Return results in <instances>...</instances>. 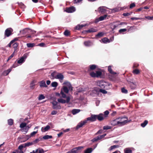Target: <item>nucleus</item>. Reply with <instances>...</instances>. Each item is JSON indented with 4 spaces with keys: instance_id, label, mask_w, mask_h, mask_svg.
Instances as JSON below:
<instances>
[{
    "instance_id": "32",
    "label": "nucleus",
    "mask_w": 153,
    "mask_h": 153,
    "mask_svg": "<svg viewBox=\"0 0 153 153\" xmlns=\"http://www.w3.org/2000/svg\"><path fill=\"white\" fill-rule=\"evenodd\" d=\"M35 82L36 81H33L31 83L30 87L31 89H33L34 88V86L35 85Z\"/></svg>"
},
{
    "instance_id": "42",
    "label": "nucleus",
    "mask_w": 153,
    "mask_h": 153,
    "mask_svg": "<svg viewBox=\"0 0 153 153\" xmlns=\"http://www.w3.org/2000/svg\"><path fill=\"white\" fill-rule=\"evenodd\" d=\"M133 72L134 74H137L139 73L140 71L139 70L136 69L133 70Z\"/></svg>"
},
{
    "instance_id": "28",
    "label": "nucleus",
    "mask_w": 153,
    "mask_h": 153,
    "mask_svg": "<svg viewBox=\"0 0 153 153\" xmlns=\"http://www.w3.org/2000/svg\"><path fill=\"white\" fill-rule=\"evenodd\" d=\"M104 34V33L103 32H99L96 35V37L97 38H100L103 36Z\"/></svg>"
},
{
    "instance_id": "17",
    "label": "nucleus",
    "mask_w": 153,
    "mask_h": 153,
    "mask_svg": "<svg viewBox=\"0 0 153 153\" xmlns=\"http://www.w3.org/2000/svg\"><path fill=\"white\" fill-rule=\"evenodd\" d=\"M100 41L103 43H107L110 42L109 39L106 37L102 39L101 40H100Z\"/></svg>"
},
{
    "instance_id": "19",
    "label": "nucleus",
    "mask_w": 153,
    "mask_h": 153,
    "mask_svg": "<svg viewBox=\"0 0 153 153\" xmlns=\"http://www.w3.org/2000/svg\"><path fill=\"white\" fill-rule=\"evenodd\" d=\"M11 71V68H10L8 70L5 71L3 72L2 74V75L4 76H7Z\"/></svg>"
},
{
    "instance_id": "9",
    "label": "nucleus",
    "mask_w": 153,
    "mask_h": 153,
    "mask_svg": "<svg viewBox=\"0 0 153 153\" xmlns=\"http://www.w3.org/2000/svg\"><path fill=\"white\" fill-rule=\"evenodd\" d=\"M53 105V108L54 109H60L61 107L60 105H58V103L56 101H53L52 102Z\"/></svg>"
},
{
    "instance_id": "54",
    "label": "nucleus",
    "mask_w": 153,
    "mask_h": 153,
    "mask_svg": "<svg viewBox=\"0 0 153 153\" xmlns=\"http://www.w3.org/2000/svg\"><path fill=\"white\" fill-rule=\"evenodd\" d=\"M145 18L146 19L148 20H152L153 19V16H146Z\"/></svg>"
},
{
    "instance_id": "55",
    "label": "nucleus",
    "mask_w": 153,
    "mask_h": 153,
    "mask_svg": "<svg viewBox=\"0 0 153 153\" xmlns=\"http://www.w3.org/2000/svg\"><path fill=\"white\" fill-rule=\"evenodd\" d=\"M82 0H74V4H76L80 2Z\"/></svg>"
},
{
    "instance_id": "62",
    "label": "nucleus",
    "mask_w": 153,
    "mask_h": 153,
    "mask_svg": "<svg viewBox=\"0 0 153 153\" xmlns=\"http://www.w3.org/2000/svg\"><path fill=\"white\" fill-rule=\"evenodd\" d=\"M57 113V111H52L51 113V114L52 115H55Z\"/></svg>"
},
{
    "instance_id": "25",
    "label": "nucleus",
    "mask_w": 153,
    "mask_h": 153,
    "mask_svg": "<svg viewBox=\"0 0 153 153\" xmlns=\"http://www.w3.org/2000/svg\"><path fill=\"white\" fill-rule=\"evenodd\" d=\"M31 126L32 125H30V127L26 126L25 128L22 129V132H25V133H26L27 132L29 128H30L31 127Z\"/></svg>"
},
{
    "instance_id": "53",
    "label": "nucleus",
    "mask_w": 153,
    "mask_h": 153,
    "mask_svg": "<svg viewBox=\"0 0 153 153\" xmlns=\"http://www.w3.org/2000/svg\"><path fill=\"white\" fill-rule=\"evenodd\" d=\"M106 134H105L102 135H100V136H98V137H99V140L103 138L104 137H105L106 136Z\"/></svg>"
},
{
    "instance_id": "29",
    "label": "nucleus",
    "mask_w": 153,
    "mask_h": 153,
    "mask_svg": "<svg viewBox=\"0 0 153 153\" xmlns=\"http://www.w3.org/2000/svg\"><path fill=\"white\" fill-rule=\"evenodd\" d=\"M97 31V29L94 28H90L88 30L87 32L89 33H92L96 32Z\"/></svg>"
},
{
    "instance_id": "3",
    "label": "nucleus",
    "mask_w": 153,
    "mask_h": 153,
    "mask_svg": "<svg viewBox=\"0 0 153 153\" xmlns=\"http://www.w3.org/2000/svg\"><path fill=\"white\" fill-rule=\"evenodd\" d=\"M72 96H68L67 97H66V100H65L64 99H62V98H59L57 99V101L58 102L61 103H62L64 104L66 103H68L70 101L71 98Z\"/></svg>"
},
{
    "instance_id": "8",
    "label": "nucleus",
    "mask_w": 153,
    "mask_h": 153,
    "mask_svg": "<svg viewBox=\"0 0 153 153\" xmlns=\"http://www.w3.org/2000/svg\"><path fill=\"white\" fill-rule=\"evenodd\" d=\"M27 58V55L25 54H24L19 60L17 61V63L19 64H22L25 61V60Z\"/></svg>"
},
{
    "instance_id": "31",
    "label": "nucleus",
    "mask_w": 153,
    "mask_h": 153,
    "mask_svg": "<svg viewBox=\"0 0 153 153\" xmlns=\"http://www.w3.org/2000/svg\"><path fill=\"white\" fill-rule=\"evenodd\" d=\"M148 121L147 120H145L144 122L141 124V126L143 127H144L148 124Z\"/></svg>"
},
{
    "instance_id": "18",
    "label": "nucleus",
    "mask_w": 153,
    "mask_h": 153,
    "mask_svg": "<svg viewBox=\"0 0 153 153\" xmlns=\"http://www.w3.org/2000/svg\"><path fill=\"white\" fill-rule=\"evenodd\" d=\"M50 128V126H47L45 127H42L41 128V131L42 132H45L48 131Z\"/></svg>"
},
{
    "instance_id": "12",
    "label": "nucleus",
    "mask_w": 153,
    "mask_h": 153,
    "mask_svg": "<svg viewBox=\"0 0 153 153\" xmlns=\"http://www.w3.org/2000/svg\"><path fill=\"white\" fill-rule=\"evenodd\" d=\"M87 123V120H84L83 121H81L76 126L77 129L82 127L84 124Z\"/></svg>"
},
{
    "instance_id": "7",
    "label": "nucleus",
    "mask_w": 153,
    "mask_h": 153,
    "mask_svg": "<svg viewBox=\"0 0 153 153\" xmlns=\"http://www.w3.org/2000/svg\"><path fill=\"white\" fill-rule=\"evenodd\" d=\"M13 31V30L11 28H7L5 31V36L7 37H9L12 34Z\"/></svg>"
},
{
    "instance_id": "36",
    "label": "nucleus",
    "mask_w": 153,
    "mask_h": 153,
    "mask_svg": "<svg viewBox=\"0 0 153 153\" xmlns=\"http://www.w3.org/2000/svg\"><path fill=\"white\" fill-rule=\"evenodd\" d=\"M27 125V123H22L20 124V127L21 128H24L26 127Z\"/></svg>"
},
{
    "instance_id": "11",
    "label": "nucleus",
    "mask_w": 153,
    "mask_h": 153,
    "mask_svg": "<svg viewBox=\"0 0 153 153\" xmlns=\"http://www.w3.org/2000/svg\"><path fill=\"white\" fill-rule=\"evenodd\" d=\"M97 119V116L96 115H92L91 117H88L87 118V120H87V122L88 121H94L96 120Z\"/></svg>"
},
{
    "instance_id": "48",
    "label": "nucleus",
    "mask_w": 153,
    "mask_h": 153,
    "mask_svg": "<svg viewBox=\"0 0 153 153\" xmlns=\"http://www.w3.org/2000/svg\"><path fill=\"white\" fill-rule=\"evenodd\" d=\"M132 13V12H131L130 13H124L123 14V15L125 16H128L130 15Z\"/></svg>"
},
{
    "instance_id": "2",
    "label": "nucleus",
    "mask_w": 153,
    "mask_h": 153,
    "mask_svg": "<svg viewBox=\"0 0 153 153\" xmlns=\"http://www.w3.org/2000/svg\"><path fill=\"white\" fill-rule=\"evenodd\" d=\"M128 118L126 117L119 118V121H116L115 125H119L120 126H123L125 125L128 122Z\"/></svg>"
},
{
    "instance_id": "4",
    "label": "nucleus",
    "mask_w": 153,
    "mask_h": 153,
    "mask_svg": "<svg viewBox=\"0 0 153 153\" xmlns=\"http://www.w3.org/2000/svg\"><path fill=\"white\" fill-rule=\"evenodd\" d=\"M101 75L102 72L99 71H97L95 72H92L90 73V75L92 77H98Z\"/></svg>"
},
{
    "instance_id": "57",
    "label": "nucleus",
    "mask_w": 153,
    "mask_h": 153,
    "mask_svg": "<svg viewBox=\"0 0 153 153\" xmlns=\"http://www.w3.org/2000/svg\"><path fill=\"white\" fill-rule=\"evenodd\" d=\"M14 52L10 56L9 58H8V59H7V61L9 60L10 59H11L14 56Z\"/></svg>"
},
{
    "instance_id": "51",
    "label": "nucleus",
    "mask_w": 153,
    "mask_h": 153,
    "mask_svg": "<svg viewBox=\"0 0 153 153\" xmlns=\"http://www.w3.org/2000/svg\"><path fill=\"white\" fill-rule=\"evenodd\" d=\"M100 91L104 94H105L107 93V92L106 91L102 89H100Z\"/></svg>"
},
{
    "instance_id": "49",
    "label": "nucleus",
    "mask_w": 153,
    "mask_h": 153,
    "mask_svg": "<svg viewBox=\"0 0 153 153\" xmlns=\"http://www.w3.org/2000/svg\"><path fill=\"white\" fill-rule=\"evenodd\" d=\"M96 65H90V68L91 69L94 70L96 68Z\"/></svg>"
},
{
    "instance_id": "35",
    "label": "nucleus",
    "mask_w": 153,
    "mask_h": 153,
    "mask_svg": "<svg viewBox=\"0 0 153 153\" xmlns=\"http://www.w3.org/2000/svg\"><path fill=\"white\" fill-rule=\"evenodd\" d=\"M58 85V83L56 82H53L51 83V85L52 87H56Z\"/></svg>"
},
{
    "instance_id": "15",
    "label": "nucleus",
    "mask_w": 153,
    "mask_h": 153,
    "mask_svg": "<svg viewBox=\"0 0 153 153\" xmlns=\"http://www.w3.org/2000/svg\"><path fill=\"white\" fill-rule=\"evenodd\" d=\"M39 86L41 88L47 87L46 85L45 82L44 80L41 81L39 82Z\"/></svg>"
},
{
    "instance_id": "26",
    "label": "nucleus",
    "mask_w": 153,
    "mask_h": 153,
    "mask_svg": "<svg viewBox=\"0 0 153 153\" xmlns=\"http://www.w3.org/2000/svg\"><path fill=\"white\" fill-rule=\"evenodd\" d=\"M80 111V110L79 109H74L72 110V113L74 115L79 112Z\"/></svg>"
},
{
    "instance_id": "30",
    "label": "nucleus",
    "mask_w": 153,
    "mask_h": 153,
    "mask_svg": "<svg viewBox=\"0 0 153 153\" xmlns=\"http://www.w3.org/2000/svg\"><path fill=\"white\" fill-rule=\"evenodd\" d=\"M124 152V153H132V150L128 148L125 149Z\"/></svg>"
},
{
    "instance_id": "16",
    "label": "nucleus",
    "mask_w": 153,
    "mask_h": 153,
    "mask_svg": "<svg viewBox=\"0 0 153 153\" xmlns=\"http://www.w3.org/2000/svg\"><path fill=\"white\" fill-rule=\"evenodd\" d=\"M97 119V118L99 120L101 121L103 120L105 118L104 115L102 114H100L99 115H96Z\"/></svg>"
},
{
    "instance_id": "24",
    "label": "nucleus",
    "mask_w": 153,
    "mask_h": 153,
    "mask_svg": "<svg viewBox=\"0 0 153 153\" xmlns=\"http://www.w3.org/2000/svg\"><path fill=\"white\" fill-rule=\"evenodd\" d=\"M99 12L102 13H104L106 11V9L105 7H100L99 8Z\"/></svg>"
},
{
    "instance_id": "1",
    "label": "nucleus",
    "mask_w": 153,
    "mask_h": 153,
    "mask_svg": "<svg viewBox=\"0 0 153 153\" xmlns=\"http://www.w3.org/2000/svg\"><path fill=\"white\" fill-rule=\"evenodd\" d=\"M63 84L65 85L63 86L62 89L61 90L60 94L62 95L61 97L63 98H65L66 96L64 93L68 94L69 91H72L73 87L71 83L69 82H64Z\"/></svg>"
},
{
    "instance_id": "44",
    "label": "nucleus",
    "mask_w": 153,
    "mask_h": 153,
    "mask_svg": "<svg viewBox=\"0 0 153 153\" xmlns=\"http://www.w3.org/2000/svg\"><path fill=\"white\" fill-rule=\"evenodd\" d=\"M111 128V127L109 126H105L103 127V130H108L110 129Z\"/></svg>"
},
{
    "instance_id": "20",
    "label": "nucleus",
    "mask_w": 153,
    "mask_h": 153,
    "mask_svg": "<svg viewBox=\"0 0 153 153\" xmlns=\"http://www.w3.org/2000/svg\"><path fill=\"white\" fill-rule=\"evenodd\" d=\"M84 44L86 46L89 47L92 45V43L90 41H87L84 42Z\"/></svg>"
},
{
    "instance_id": "6",
    "label": "nucleus",
    "mask_w": 153,
    "mask_h": 153,
    "mask_svg": "<svg viewBox=\"0 0 153 153\" xmlns=\"http://www.w3.org/2000/svg\"><path fill=\"white\" fill-rule=\"evenodd\" d=\"M84 148L83 146H81L74 148L72 149L71 151L68 152V153H76L78 152V151L83 149Z\"/></svg>"
},
{
    "instance_id": "43",
    "label": "nucleus",
    "mask_w": 153,
    "mask_h": 153,
    "mask_svg": "<svg viewBox=\"0 0 153 153\" xmlns=\"http://www.w3.org/2000/svg\"><path fill=\"white\" fill-rule=\"evenodd\" d=\"M34 45V44L33 43H27V45L28 48H31L33 47Z\"/></svg>"
},
{
    "instance_id": "33",
    "label": "nucleus",
    "mask_w": 153,
    "mask_h": 153,
    "mask_svg": "<svg viewBox=\"0 0 153 153\" xmlns=\"http://www.w3.org/2000/svg\"><path fill=\"white\" fill-rule=\"evenodd\" d=\"M52 138V136H51L48 135H45L43 137V139L45 140H47L51 138Z\"/></svg>"
},
{
    "instance_id": "64",
    "label": "nucleus",
    "mask_w": 153,
    "mask_h": 153,
    "mask_svg": "<svg viewBox=\"0 0 153 153\" xmlns=\"http://www.w3.org/2000/svg\"><path fill=\"white\" fill-rule=\"evenodd\" d=\"M13 41H11L10 42L9 44L8 45V46L10 47H11V45L13 44Z\"/></svg>"
},
{
    "instance_id": "63",
    "label": "nucleus",
    "mask_w": 153,
    "mask_h": 153,
    "mask_svg": "<svg viewBox=\"0 0 153 153\" xmlns=\"http://www.w3.org/2000/svg\"><path fill=\"white\" fill-rule=\"evenodd\" d=\"M103 132V130L102 129H100L99 130L98 132L96 134H101Z\"/></svg>"
},
{
    "instance_id": "23",
    "label": "nucleus",
    "mask_w": 153,
    "mask_h": 153,
    "mask_svg": "<svg viewBox=\"0 0 153 153\" xmlns=\"http://www.w3.org/2000/svg\"><path fill=\"white\" fill-rule=\"evenodd\" d=\"M129 85L131 89H134L136 88V85L135 83L130 82L129 83Z\"/></svg>"
},
{
    "instance_id": "21",
    "label": "nucleus",
    "mask_w": 153,
    "mask_h": 153,
    "mask_svg": "<svg viewBox=\"0 0 153 153\" xmlns=\"http://www.w3.org/2000/svg\"><path fill=\"white\" fill-rule=\"evenodd\" d=\"M57 74V73L55 71L52 73L51 74V78L52 79H56Z\"/></svg>"
},
{
    "instance_id": "22",
    "label": "nucleus",
    "mask_w": 153,
    "mask_h": 153,
    "mask_svg": "<svg viewBox=\"0 0 153 153\" xmlns=\"http://www.w3.org/2000/svg\"><path fill=\"white\" fill-rule=\"evenodd\" d=\"M44 152V150L43 149H37L36 151L33 150V153H43Z\"/></svg>"
},
{
    "instance_id": "50",
    "label": "nucleus",
    "mask_w": 153,
    "mask_h": 153,
    "mask_svg": "<svg viewBox=\"0 0 153 153\" xmlns=\"http://www.w3.org/2000/svg\"><path fill=\"white\" fill-rule=\"evenodd\" d=\"M109 112L108 111H106L104 112V114L103 115L104 117L105 118L107 117V115L108 114Z\"/></svg>"
},
{
    "instance_id": "45",
    "label": "nucleus",
    "mask_w": 153,
    "mask_h": 153,
    "mask_svg": "<svg viewBox=\"0 0 153 153\" xmlns=\"http://www.w3.org/2000/svg\"><path fill=\"white\" fill-rule=\"evenodd\" d=\"M13 44L12 45V46L13 47L15 48H16L18 45V44L17 42H14Z\"/></svg>"
},
{
    "instance_id": "13",
    "label": "nucleus",
    "mask_w": 153,
    "mask_h": 153,
    "mask_svg": "<svg viewBox=\"0 0 153 153\" xmlns=\"http://www.w3.org/2000/svg\"><path fill=\"white\" fill-rule=\"evenodd\" d=\"M63 75L61 73H57L56 79H59L61 82H62L64 79Z\"/></svg>"
},
{
    "instance_id": "58",
    "label": "nucleus",
    "mask_w": 153,
    "mask_h": 153,
    "mask_svg": "<svg viewBox=\"0 0 153 153\" xmlns=\"http://www.w3.org/2000/svg\"><path fill=\"white\" fill-rule=\"evenodd\" d=\"M131 19L132 20H139V19H140L141 18H137L136 17H131Z\"/></svg>"
},
{
    "instance_id": "46",
    "label": "nucleus",
    "mask_w": 153,
    "mask_h": 153,
    "mask_svg": "<svg viewBox=\"0 0 153 153\" xmlns=\"http://www.w3.org/2000/svg\"><path fill=\"white\" fill-rule=\"evenodd\" d=\"M99 137H97L93 138V139L91 140V141L93 142H94L97 141V140H99Z\"/></svg>"
},
{
    "instance_id": "10",
    "label": "nucleus",
    "mask_w": 153,
    "mask_h": 153,
    "mask_svg": "<svg viewBox=\"0 0 153 153\" xmlns=\"http://www.w3.org/2000/svg\"><path fill=\"white\" fill-rule=\"evenodd\" d=\"M105 82L103 81H98L97 82V85L101 88L105 87Z\"/></svg>"
},
{
    "instance_id": "52",
    "label": "nucleus",
    "mask_w": 153,
    "mask_h": 153,
    "mask_svg": "<svg viewBox=\"0 0 153 153\" xmlns=\"http://www.w3.org/2000/svg\"><path fill=\"white\" fill-rule=\"evenodd\" d=\"M69 32L68 30H65L64 32V34L66 36H68L69 35Z\"/></svg>"
},
{
    "instance_id": "34",
    "label": "nucleus",
    "mask_w": 153,
    "mask_h": 153,
    "mask_svg": "<svg viewBox=\"0 0 153 153\" xmlns=\"http://www.w3.org/2000/svg\"><path fill=\"white\" fill-rule=\"evenodd\" d=\"M45 98V96L43 94H40L38 97V100H39L44 99Z\"/></svg>"
},
{
    "instance_id": "60",
    "label": "nucleus",
    "mask_w": 153,
    "mask_h": 153,
    "mask_svg": "<svg viewBox=\"0 0 153 153\" xmlns=\"http://www.w3.org/2000/svg\"><path fill=\"white\" fill-rule=\"evenodd\" d=\"M135 6V4L134 3H132L130 4V8H131L134 7Z\"/></svg>"
},
{
    "instance_id": "41",
    "label": "nucleus",
    "mask_w": 153,
    "mask_h": 153,
    "mask_svg": "<svg viewBox=\"0 0 153 153\" xmlns=\"http://www.w3.org/2000/svg\"><path fill=\"white\" fill-rule=\"evenodd\" d=\"M121 91L123 93L127 94L128 93V91L125 89L124 88H121Z\"/></svg>"
},
{
    "instance_id": "61",
    "label": "nucleus",
    "mask_w": 153,
    "mask_h": 153,
    "mask_svg": "<svg viewBox=\"0 0 153 153\" xmlns=\"http://www.w3.org/2000/svg\"><path fill=\"white\" fill-rule=\"evenodd\" d=\"M115 149V145L113 146H111L109 149V150L111 151L112 150L114 149Z\"/></svg>"
},
{
    "instance_id": "59",
    "label": "nucleus",
    "mask_w": 153,
    "mask_h": 153,
    "mask_svg": "<svg viewBox=\"0 0 153 153\" xmlns=\"http://www.w3.org/2000/svg\"><path fill=\"white\" fill-rule=\"evenodd\" d=\"M37 132H38V131H33V132H32L30 134V136L31 137L33 136L35 134H36L37 133Z\"/></svg>"
},
{
    "instance_id": "47",
    "label": "nucleus",
    "mask_w": 153,
    "mask_h": 153,
    "mask_svg": "<svg viewBox=\"0 0 153 153\" xmlns=\"http://www.w3.org/2000/svg\"><path fill=\"white\" fill-rule=\"evenodd\" d=\"M24 147H25L24 144L20 145L18 147V149H19L22 150V148Z\"/></svg>"
},
{
    "instance_id": "56",
    "label": "nucleus",
    "mask_w": 153,
    "mask_h": 153,
    "mask_svg": "<svg viewBox=\"0 0 153 153\" xmlns=\"http://www.w3.org/2000/svg\"><path fill=\"white\" fill-rule=\"evenodd\" d=\"M126 30L127 29H126L124 28L120 29L119 31V32L121 33L122 32L126 31Z\"/></svg>"
},
{
    "instance_id": "37",
    "label": "nucleus",
    "mask_w": 153,
    "mask_h": 153,
    "mask_svg": "<svg viewBox=\"0 0 153 153\" xmlns=\"http://www.w3.org/2000/svg\"><path fill=\"white\" fill-rule=\"evenodd\" d=\"M85 25H79L77 26L76 27V29L77 30H79L81 29L83 27L85 26Z\"/></svg>"
},
{
    "instance_id": "40",
    "label": "nucleus",
    "mask_w": 153,
    "mask_h": 153,
    "mask_svg": "<svg viewBox=\"0 0 153 153\" xmlns=\"http://www.w3.org/2000/svg\"><path fill=\"white\" fill-rule=\"evenodd\" d=\"M107 16L106 15H105L103 16H101L100 17V20L101 21L105 19L106 17Z\"/></svg>"
},
{
    "instance_id": "27",
    "label": "nucleus",
    "mask_w": 153,
    "mask_h": 153,
    "mask_svg": "<svg viewBox=\"0 0 153 153\" xmlns=\"http://www.w3.org/2000/svg\"><path fill=\"white\" fill-rule=\"evenodd\" d=\"M93 150L92 148H88L84 151V153H91Z\"/></svg>"
},
{
    "instance_id": "39",
    "label": "nucleus",
    "mask_w": 153,
    "mask_h": 153,
    "mask_svg": "<svg viewBox=\"0 0 153 153\" xmlns=\"http://www.w3.org/2000/svg\"><path fill=\"white\" fill-rule=\"evenodd\" d=\"M24 144L25 147L27 146H31L33 144V142H29L27 143H25Z\"/></svg>"
},
{
    "instance_id": "38",
    "label": "nucleus",
    "mask_w": 153,
    "mask_h": 153,
    "mask_svg": "<svg viewBox=\"0 0 153 153\" xmlns=\"http://www.w3.org/2000/svg\"><path fill=\"white\" fill-rule=\"evenodd\" d=\"M8 123L9 125L10 126L12 125L13 124V119H10L8 120Z\"/></svg>"
},
{
    "instance_id": "5",
    "label": "nucleus",
    "mask_w": 153,
    "mask_h": 153,
    "mask_svg": "<svg viewBox=\"0 0 153 153\" xmlns=\"http://www.w3.org/2000/svg\"><path fill=\"white\" fill-rule=\"evenodd\" d=\"M108 70L110 74L109 75V78L111 79H112L115 76V73L112 71L111 68V66H109L108 67Z\"/></svg>"
},
{
    "instance_id": "14",
    "label": "nucleus",
    "mask_w": 153,
    "mask_h": 153,
    "mask_svg": "<svg viewBox=\"0 0 153 153\" xmlns=\"http://www.w3.org/2000/svg\"><path fill=\"white\" fill-rule=\"evenodd\" d=\"M75 10V8L74 7H72L66 8L65 11L67 13H71L74 12Z\"/></svg>"
}]
</instances>
